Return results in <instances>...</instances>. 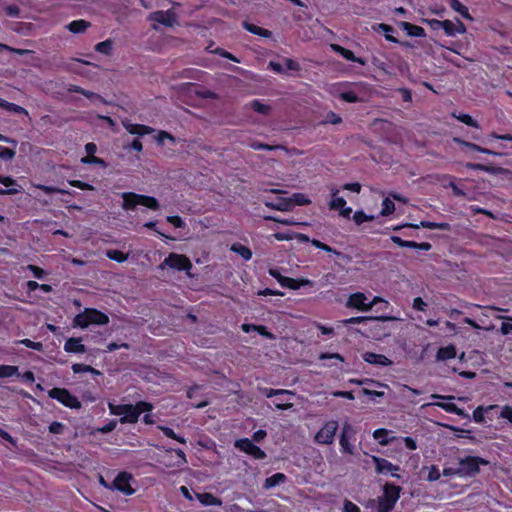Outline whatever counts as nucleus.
Wrapping results in <instances>:
<instances>
[{
  "mask_svg": "<svg viewBox=\"0 0 512 512\" xmlns=\"http://www.w3.org/2000/svg\"><path fill=\"white\" fill-rule=\"evenodd\" d=\"M108 408L111 415L120 416L119 422L121 424H135L142 413L151 412L154 406L148 401H138L134 405L110 402Z\"/></svg>",
  "mask_w": 512,
  "mask_h": 512,
  "instance_id": "1",
  "label": "nucleus"
},
{
  "mask_svg": "<svg viewBox=\"0 0 512 512\" xmlns=\"http://www.w3.org/2000/svg\"><path fill=\"white\" fill-rule=\"evenodd\" d=\"M122 199V208L126 211L134 210L138 205H142L153 211L160 208L159 201L153 196L137 194L135 192H124Z\"/></svg>",
  "mask_w": 512,
  "mask_h": 512,
  "instance_id": "2",
  "label": "nucleus"
},
{
  "mask_svg": "<svg viewBox=\"0 0 512 512\" xmlns=\"http://www.w3.org/2000/svg\"><path fill=\"white\" fill-rule=\"evenodd\" d=\"M109 316L96 308H85V310L77 314L73 319V325L82 329L87 328L91 324L107 325Z\"/></svg>",
  "mask_w": 512,
  "mask_h": 512,
  "instance_id": "3",
  "label": "nucleus"
},
{
  "mask_svg": "<svg viewBox=\"0 0 512 512\" xmlns=\"http://www.w3.org/2000/svg\"><path fill=\"white\" fill-rule=\"evenodd\" d=\"M382 496L378 498L377 512H391L400 498L402 488L391 482L383 485Z\"/></svg>",
  "mask_w": 512,
  "mask_h": 512,
  "instance_id": "4",
  "label": "nucleus"
},
{
  "mask_svg": "<svg viewBox=\"0 0 512 512\" xmlns=\"http://www.w3.org/2000/svg\"><path fill=\"white\" fill-rule=\"evenodd\" d=\"M489 465V461L479 456H466L459 460L460 477H474L480 472V466Z\"/></svg>",
  "mask_w": 512,
  "mask_h": 512,
  "instance_id": "5",
  "label": "nucleus"
},
{
  "mask_svg": "<svg viewBox=\"0 0 512 512\" xmlns=\"http://www.w3.org/2000/svg\"><path fill=\"white\" fill-rule=\"evenodd\" d=\"M48 396L70 409L82 407L79 399L66 388L54 387L48 391Z\"/></svg>",
  "mask_w": 512,
  "mask_h": 512,
  "instance_id": "6",
  "label": "nucleus"
},
{
  "mask_svg": "<svg viewBox=\"0 0 512 512\" xmlns=\"http://www.w3.org/2000/svg\"><path fill=\"white\" fill-rule=\"evenodd\" d=\"M339 424L336 420H329L317 431L314 442L320 445H331L338 431Z\"/></svg>",
  "mask_w": 512,
  "mask_h": 512,
  "instance_id": "7",
  "label": "nucleus"
},
{
  "mask_svg": "<svg viewBox=\"0 0 512 512\" xmlns=\"http://www.w3.org/2000/svg\"><path fill=\"white\" fill-rule=\"evenodd\" d=\"M366 301H367V297L364 293L355 292V293H352L348 297L347 302H346V307L353 308L358 311L367 312V311H370L376 303L381 301V298L378 296H375L371 302L366 303Z\"/></svg>",
  "mask_w": 512,
  "mask_h": 512,
  "instance_id": "8",
  "label": "nucleus"
},
{
  "mask_svg": "<svg viewBox=\"0 0 512 512\" xmlns=\"http://www.w3.org/2000/svg\"><path fill=\"white\" fill-rule=\"evenodd\" d=\"M355 435H356L355 428L348 422H345L342 425L341 433H340V437H339V445H340V450L342 453L354 455L355 447L352 445L351 441L355 440Z\"/></svg>",
  "mask_w": 512,
  "mask_h": 512,
  "instance_id": "9",
  "label": "nucleus"
},
{
  "mask_svg": "<svg viewBox=\"0 0 512 512\" xmlns=\"http://www.w3.org/2000/svg\"><path fill=\"white\" fill-rule=\"evenodd\" d=\"M132 481H133V476L131 473H129L127 471H121L117 474L115 479L111 482L110 487H112V491L116 490L126 496H130L135 493V489L131 485Z\"/></svg>",
  "mask_w": 512,
  "mask_h": 512,
  "instance_id": "10",
  "label": "nucleus"
},
{
  "mask_svg": "<svg viewBox=\"0 0 512 512\" xmlns=\"http://www.w3.org/2000/svg\"><path fill=\"white\" fill-rule=\"evenodd\" d=\"M166 266L177 271H189L192 268V263L184 254L170 253L160 268L164 269Z\"/></svg>",
  "mask_w": 512,
  "mask_h": 512,
  "instance_id": "11",
  "label": "nucleus"
},
{
  "mask_svg": "<svg viewBox=\"0 0 512 512\" xmlns=\"http://www.w3.org/2000/svg\"><path fill=\"white\" fill-rule=\"evenodd\" d=\"M372 461L375 464V472L380 475H390L395 478H400V466L393 464L385 458L372 456Z\"/></svg>",
  "mask_w": 512,
  "mask_h": 512,
  "instance_id": "12",
  "label": "nucleus"
},
{
  "mask_svg": "<svg viewBox=\"0 0 512 512\" xmlns=\"http://www.w3.org/2000/svg\"><path fill=\"white\" fill-rule=\"evenodd\" d=\"M234 446L257 460H263L266 458V453L248 438L236 440Z\"/></svg>",
  "mask_w": 512,
  "mask_h": 512,
  "instance_id": "13",
  "label": "nucleus"
},
{
  "mask_svg": "<svg viewBox=\"0 0 512 512\" xmlns=\"http://www.w3.org/2000/svg\"><path fill=\"white\" fill-rule=\"evenodd\" d=\"M391 241L402 248H413L423 251H429L432 248V245L429 242H415V241H409V240H403L401 237L392 235L390 237Z\"/></svg>",
  "mask_w": 512,
  "mask_h": 512,
  "instance_id": "14",
  "label": "nucleus"
},
{
  "mask_svg": "<svg viewBox=\"0 0 512 512\" xmlns=\"http://www.w3.org/2000/svg\"><path fill=\"white\" fill-rule=\"evenodd\" d=\"M149 20L162 24L166 27H172L175 22V14L171 10L156 11L149 15Z\"/></svg>",
  "mask_w": 512,
  "mask_h": 512,
  "instance_id": "15",
  "label": "nucleus"
},
{
  "mask_svg": "<svg viewBox=\"0 0 512 512\" xmlns=\"http://www.w3.org/2000/svg\"><path fill=\"white\" fill-rule=\"evenodd\" d=\"M123 127L132 135L144 136L154 132V129L144 124H134L128 119L122 121Z\"/></svg>",
  "mask_w": 512,
  "mask_h": 512,
  "instance_id": "16",
  "label": "nucleus"
},
{
  "mask_svg": "<svg viewBox=\"0 0 512 512\" xmlns=\"http://www.w3.org/2000/svg\"><path fill=\"white\" fill-rule=\"evenodd\" d=\"M453 141L458 144L462 149L466 148L469 151H477L483 154L492 155V156H500L501 154L498 152H495L491 149L479 146L475 143L463 140L461 138L455 137L453 138Z\"/></svg>",
  "mask_w": 512,
  "mask_h": 512,
  "instance_id": "17",
  "label": "nucleus"
},
{
  "mask_svg": "<svg viewBox=\"0 0 512 512\" xmlns=\"http://www.w3.org/2000/svg\"><path fill=\"white\" fill-rule=\"evenodd\" d=\"M331 49L348 61L356 62L362 66L366 65L365 59H363L361 57H357L353 51H351L339 44H331Z\"/></svg>",
  "mask_w": 512,
  "mask_h": 512,
  "instance_id": "18",
  "label": "nucleus"
},
{
  "mask_svg": "<svg viewBox=\"0 0 512 512\" xmlns=\"http://www.w3.org/2000/svg\"><path fill=\"white\" fill-rule=\"evenodd\" d=\"M403 227H411V228H427V229H440V230H450V224L447 223V222H441V223H438V222H432V221H427V220H423L421 221L419 224H405L403 225ZM402 228V226H395L393 228V230L397 231V230H400Z\"/></svg>",
  "mask_w": 512,
  "mask_h": 512,
  "instance_id": "19",
  "label": "nucleus"
},
{
  "mask_svg": "<svg viewBox=\"0 0 512 512\" xmlns=\"http://www.w3.org/2000/svg\"><path fill=\"white\" fill-rule=\"evenodd\" d=\"M362 358H363V360L365 362H367L369 364H373V365H378V366H390L393 363L385 355L377 354V353H374V352H365L362 355Z\"/></svg>",
  "mask_w": 512,
  "mask_h": 512,
  "instance_id": "20",
  "label": "nucleus"
},
{
  "mask_svg": "<svg viewBox=\"0 0 512 512\" xmlns=\"http://www.w3.org/2000/svg\"><path fill=\"white\" fill-rule=\"evenodd\" d=\"M270 275L273 276L282 287L296 290L301 286V283L298 279L283 276L278 271L271 270Z\"/></svg>",
  "mask_w": 512,
  "mask_h": 512,
  "instance_id": "21",
  "label": "nucleus"
},
{
  "mask_svg": "<svg viewBox=\"0 0 512 512\" xmlns=\"http://www.w3.org/2000/svg\"><path fill=\"white\" fill-rule=\"evenodd\" d=\"M391 431L386 428H378L373 432V438L378 441L379 445L387 446L394 443L398 438L396 436H390Z\"/></svg>",
  "mask_w": 512,
  "mask_h": 512,
  "instance_id": "22",
  "label": "nucleus"
},
{
  "mask_svg": "<svg viewBox=\"0 0 512 512\" xmlns=\"http://www.w3.org/2000/svg\"><path fill=\"white\" fill-rule=\"evenodd\" d=\"M64 350L67 353L82 354L86 352V347L84 344H82L80 338L71 337L66 340L64 344Z\"/></svg>",
  "mask_w": 512,
  "mask_h": 512,
  "instance_id": "23",
  "label": "nucleus"
},
{
  "mask_svg": "<svg viewBox=\"0 0 512 512\" xmlns=\"http://www.w3.org/2000/svg\"><path fill=\"white\" fill-rule=\"evenodd\" d=\"M264 204L266 207H269L271 209H275L278 211H287L291 208L292 201L287 198L278 197L273 201L266 200Z\"/></svg>",
  "mask_w": 512,
  "mask_h": 512,
  "instance_id": "24",
  "label": "nucleus"
},
{
  "mask_svg": "<svg viewBox=\"0 0 512 512\" xmlns=\"http://www.w3.org/2000/svg\"><path fill=\"white\" fill-rule=\"evenodd\" d=\"M242 26L246 31L250 32L251 34H254V35H257V36H260L263 38H271L272 37V32L270 30L262 28L260 26H257L253 23L244 21L242 23Z\"/></svg>",
  "mask_w": 512,
  "mask_h": 512,
  "instance_id": "25",
  "label": "nucleus"
},
{
  "mask_svg": "<svg viewBox=\"0 0 512 512\" xmlns=\"http://www.w3.org/2000/svg\"><path fill=\"white\" fill-rule=\"evenodd\" d=\"M91 26V23L84 19H78L71 21L66 28L74 34L83 33L85 32L89 27Z\"/></svg>",
  "mask_w": 512,
  "mask_h": 512,
  "instance_id": "26",
  "label": "nucleus"
},
{
  "mask_svg": "<svg viewBox=\"0 0 512 512\" xmlns=\"http://www.w3.org/2000/svg\"><path fill=\"white\" fill-rule=\"evenodd\" d=\"M456 357V347L452 344L440 347L437 351L436 358L441 361L450 360Z\"/></svg>",
  "mask_w": 512,
  "mask_h": 512,
  "instance_id": "27",
  "label": "nucleus"
},
{
  "mask_svg": "<svg viewBox=\"0 0 512 512\" xmlns=\"http://www.w3.org/2000/svg\"><path fill=\"white\" fill-rule=\"evenodd\" d=\"M401 27L407 32L409 36L412 37H423L425 35V30L423 27L409 23V22H401Z\"/></svg>",
  "mask_w": 512,
  "mask_h": 512,
  "instance_id": "28",
  "label": "nucleus"
},
{
  "mask_svg": "<svg viewBox=\"0 0 512 512\" xmlns=\"http://www.w3.org/2000/svg\"><path fill=\"white\" fill-rule=\"evenodd\" d=\"M374 30L377 32H383L385 39L391 43H398V39L392 35L395 32V29L388 24L379 23L377 27H374Z\"/></svg>",
  "mask_w": 512,
  "mask_h": 512,
  "instance_id": "29",
  "label": "nucleus"
},
{
  "mask_svg": "<svg viewBox=\"0 0 512 512\" xmlns=\"http://www.w3.org/2000/svg\"><path fill=\"white\" fill-rule=\"evenodd\" d=\"M230 250L241 256L245 261H249L253 255L251 249L241 243L232 244Z\"/></svg>",
  "mask_w": 512,
  "mask_h": 512,
  "instance_id": "30",
  "label": "nucleus"
},
{
  "mask_svg": "<svg viewBox=\"0 0 512 512\" xmlns=\"http://www.w3.org/2000/svg\"><path fill=\"white\" fill-rule=\"evenodd\" d=\"M339 190L336 188L331 189V196L332 199L329 204V208L331 210H338L342 209L344 206H346V200L343 197L338 196Z\"/></svg>",
  "mask_w": 512,
  "mask_h": 512,
  "instance_id": "31",
  "label": "nucleus"
},
{
  "mask_svg": "<svg viewBox=\"0 0 512 512\" xmlns=\"http://www.w3.org/2000/svg\"><path fill=\"white\" fill-rule=\"evenodd\" d=\"M387 319H388V317H384V316H380V317L356 316V317H351V318L342 320V324L344 326H349L352 324L364 323V322H367L370 320H387Z\"/></svg>",
  "mask_w": 512,
  "mask_h": 512,
  "instance_id": "32",
  "label": "nucleus"
},
{
  "mask_svg": "<svg viewBox=\"0 0 512 512\" xmlns=\"http://www.w3.org/2000/svg\"><path fill=\"white\" fill-rule=\"evenodd\" d=\"M19 376L20 372L18 366L5 364L0 365V379Z\"/></svg>",
  "mask_w": 512,
  "mask_h": 512,
  "instance_id": "33",
  "label": "nucleus"
},
{
  "mask_svg": "<svg viewBox=\"0 0 512 512\" xmlns=\"http://www.w3.org/2000/svg\"><path fill=\"white\" fill-rule=\"evenodd\" d=\"M285 480H286L285 474L280 473V472L275 473L265 479L264 488H266V489L273 488L281 483H284Z\"/></svg>",
  "mask_w": 512,
  "mask_h": 512,
  "instance_id": "34",
  "label": "nucleus"
},
{
  "mask_svg": "<svg viewBox=\"0 0 512 512\" xmlns=\"http://www.w3.org/2000/svg\"><path fill=\"white\" fill-rule=\"evenodd\" d=\"M450 7L459 13L463 18L472 20L468 8L462 4L459 0H450Z\"/></svg>",
  "mask_w": 512,
  "mask_h": 512,
  "instance_id": "35",
  "label": "nucleus"
},
{
  "mask_svg": "<svg viewBox=\"0 0 512 512\" xmlns=\"http://www.w3.org/2000/svg\"><path fill=\"white\" fill-rule=\"evenodd\" d=\"M452 117L457 119L458 121L464 123L467 126L474 127L477 129L479 128V123L469 114H465V113L457 114V113L453 112Z\"/></svg>",
  "mask_w": 512,
  "mask_h": 512,
  "instance_id": "36",
  "label": "nucleus"
},
{
  "mask_svg": "<svg viewBox=\"0 0 512 512\" xmlns=\"http://www.w3.org/2000/svg\"><path fill=\"white\" fill-rule=\"evenodd\" d=\"M95 51L106 56L112 55L113 51V41L111 39H107L105 41L99 42L94 47Z\"/></svg>",
  "mask_w": 512,
  "mask_h": 512,
  "instance_id": "37",
  "label": "nucleus"
},
{
  "mask_svg": "<svg viewBox=\"0 0 512 512\" xmlns=\"http://www.w3.org/2000/svg\"><path fill=\"white\" fill-rule=\"evenodd\" d=\"M198 500L205 506L220 505L221 501L213 494L205 492L197 495Z\"/></svg>",
  "mask_w": 512,
  "mask_h": 512,
  "instance_id": "38",
  "label": "nucleus"
},
{
  "mask_svg": "<svg viewBox=\"0 0 512 512\" xmlns=\"http://www.w3.org/2000/svg\"><path fill=\"white\" fill-rule=\"evenodd\" d=\"M250 108L253 109L255 112L259 113V114H262V115H267L269 114V112L271 111V107L267 104H264L262 103L260 100L258 99H254L250 102L249 104Z\"/></svg>",
  "mask_w": 512,
  "mask_h": 512,
  "instance_id": "39",
  "label": "nucleus"
},
{
  "mask_svg": "<svg viewBox=\"0 0 512 512\" xmlns=\"http://www.w3.org/2000/svg\"><path fill=\"white\" fill-rule=\"evenodd\" d=\"M106 256L118 263H123L128 259V254L118 249H111L106 252Z\"/></svg>",
  "mask_w": 512,
  "mask_h": 512,
  "instance_id": "40",
  "label": "nucleus"
},
{
  "mask_svg": "<svg viewBox=\"0 0 512 512\" xmlns=\"http://www.w3.org/2000/svg\"><path fill=\"white\" fill-rule=\"evenodd\" d=\"M2 108L15 114L28 115V111L24 107L6 100L4 101Z\"/></svg>",
  "mask_w": 512,
  "mask_h": 512,
  "instance_id": "41",
  "label": "nucleus"
},
{
  "mask_svg": "<svg viewBox=\"0 0 512 512\" xmlns=\"http://www.w3.org/2000/svg\"><path fill=\"white\" fill-rule=\"evenodd\" d=\"M71 368L75 374H80V373H84V372H89V373H93V374H97V375L100 374V372L98 370H96L95 368H93L92 366L86 365L83 363H75L72 365Z\"/></svg>",
  "mask_w": 512,
  "mask_h": 512,
  "instance_id": "42",
  "label": "nucleus"
},
{
  "mask_svg": "<svg viewBox=\"0 0 512 512\" xmlns=\"http://www.w3.org/2000/svg\"><path fill=\"white\" fill-rule=\"evenodd\" d=\"M158 428L163 432V434L166 437L176 440L177 442H179L181 444H186V439L184 437L176 434L172 428L167 427V426H158Z\"/></svg>",
  "mask_w": 512,
  "mask_h": 512,
  "instance_id": "43",
  "label": "nucleus"
},
{
  "mask_svg": "<svg viewBox=\"0 0 512 512\" xmlns=\"http://www.w3.org/2000/svg\"><path fill=\"white\" fill-rule=\"evenodd\" d=\"M263 394L267 397V398H272L274 396H287V395H293V392L289 391V390H284V389H272V388H265L263 390Z\"/></svg>",
  "mask_w": 512,
  "mask_h": 512,
  "instance_id": "44",
  "label": "nucleus"
},
{
  "mask_svg": "<svg viewBox=\"0 0 512 512\" xmlns=\"http://www.w3.org/2000/svg\"><path fill=\"white\" fill-rule=\"evenodd\" d=\"M374 219V216L367 215L364 211L359 210L356 211L353 215V220L357 225H361L365 222L372 221Z\"/></svg>",
  "mask_w": 512,
  "mask_h": 512,
  "instance_id": "45",
  "label": "nucleus"
},
{
  "mask_svg": "<svg viewBox=\"0 0 512 512\" xmlns=\"http://www.w3.org/2000/svg\"><path fill=\"white\" fill-rule=\"evenodd\" d=\"M340 99L347 103H357L360 101L359 96L354 91H344L339 95Z\"/></svg>",
  "mask_w": 512,
  "mask_h": 512,
  "instance_id": "46",
  "label": "nucleus"
},
{
  "mask_svg": "<svg viewBox=\"0 0 512 512\" xmlns=\"http://www.w3.org/2000/svg\"><path fill=\"white\" fill-rule=\"evenodd\" d=\"M394 211H395L394 202L391 201L389 198L384 199L383 203H382L381 215L388 216V215H391Z\"/></svg>",
  "mask_w": 512,
  "mask_h": 512,
  "instance_id": "47",
  "label": "nucleus"
},
{
  "mask_svg": "<svg viewBox=\"0 0 512 512\" xmlns=\"http://www.w3.org/2000/svg\"><path fill=\"white\" fill-rule=\"evenodd\" d=\"M212 53L222 57V58H225V59H228L230 61H233V62H236V63H239V59L233 55L232 53L226 51L225 49L223 48H220V47H217L215 50L212 51Z\"/></svg>",
  "mask_w": 512,
  "mask_h": 512,
  "instance_id": "48",
  "label": "nucleus"
},
{
  "mask_svg": "<svg viewBox=\"0 0 512 512\" xmlns=\"http://www.w3.org/2000/svg\"><path fill=\"white\" fill-rule=\"evenodd\" d=\"M19 344H21L27 348L33 349L35 351H42V349H43V344L41 342L32 341L28 338L20 340Z\"/></svg>",
  "mask_w": 512,
  "mask_h": 512,
  "instance_id": "49",
  "label": "nucleus"
},
{
  "mask_svg": "<svg viewBox=\"0 0 512 512\" xmlns=\"http://www.w3.org/2000/svg\"><path fill=\"white\" fill-rule=\"evenodd\" d=\"M254 332H257L259 335L265 337L266 339H269V340H275L276 339V336L270 332L266 326L264 325H255V329H254Z\"/></svg>",
  "mask_w": 512,
  "mask_h": 512,
  "instance_id": "50",
  "label": "nucleus"
},
{
  "mask_svg": "<svg viewBox=\"0 0 512 512\" xmlns=\"http://www.w3.org/2000/svg\"><path fill=\"white\" fill-rule=\"evenodd\" d=\"M0 183L3 184L5 187H7L6 189H8V188H18L19 189V187H20L17 184V181L15 179H13L11 176H5L1 173H0Z\"/></svg>",
  "mask_w": 512,
  "mask_h": 512,
  "instance_id": "51",
  "label": "nucleus"
},
{
  "mask_svg": "<svg viewBox=\"0 0 512 512\" xmlns=\"http://www.w3.org/2000/svg\"><path fill=\"white\" fill-rule=\"evenodd\" d=\"M69 184L72 186V187H75V188H78L80 190H84V191H92L94 190V186L87 183V182H84V181H81V180H72V181H69Z\"/></svg>",
  "mask_w": 512,
  "mask_h": 512,
  "instance_id": "52",
  "label": "nucleus"
},
{
  "mask_svg": "<svg viewBox=\"0 0 512 512\" xmlns=\"http://www.w3.org/2000/svg\"><path fill=\"white\" fill-rule=\"evenodd\" d=\"M250 147L254 150L272 151V150L279 148L280 146H274V145H269V144L262 143L259 141H253L252 143H250Z\"/></svg>",
  "mask_w": 512,
  "mask_h": 512,
  "instance_id": "53",
  "label": "nucleus"
},
{
  "mask_svg": "<svg viewBox=\"0 0 512 512\" xmlns=\"http://www.w3.org/2000/svg\"><path fill=\"white\" fill-rule=\"evenodd\" d=\"M444 30V33L447 35V36H451V37H454L456 36V28H455V23L451 20H444V24H443V28Z\"/></svg>",
  "mask_w": 512,
  "mask_h": 512,
  "instance_id": "54",
  "label": "nucleus"
},
{
  "mask_svg": "<svg viewBox=\"0 0 512 512\" xmlns=\"http://www.w3.org/2000/svg\"><path fill=\"white\" fill-rule=\"evenodd\" d=\"M465 167L467 169L475 170V171H484V172L492 171V167L484 165V164H480V163L468 162V163H466Z\"/></svg>",
  "mask_w": 512,
  "mask_h": 512,
  "instance_id": "55",
  "label": "nucleus"
},
{
  "mask_svg": "<svg viewBox=\"0 0 512 512\" xmlns=\"http://www.w3.org/2000/svg\"><path fill=\"white\" fill-rule=\"evenodd\" d=\"M27 269L37 279H42L45 276V274H46L45 270L42 269L41 267L37 266V265L29 264L27 266Z\"/></svg>",
  "mask_w": 512,
  "mask_h": 512,
  "instance_id": "56",
  "label": "nucleus"
},
{
  "mask_svg": "<svg viewBox=\"0 0 512 512\" xmlns=\"http://www.w3.org/2000/svg\"><path fill=\"white\" fill-rule=\"evenodd\" d=\"M441 473L439 471V468L436 465H431L428 475H427V481L434 482L440 479Z\"/></svg>",
  "mask_w": 512,
  "mask_h": 512,
  "instance_id": "57",
  "label": "nucleus"
},
{
  "mask_svg": "<svg viewBox=\"0 0 512 512\" xmlns=\"http://www.w3.org/2000/svg\"><path fill=\"white\" fill-rule=\"evenodd\" d=\"M334 359L338 362H344V357L339 353H328V352H322L319 355V360H330Z\"/></svg>",
  "mask_w": 512,
  "mask_h": 512,
  "instance_id": "58",
  "label": "nucleus"
},
{
  "mask_svg": "<svg viewBox=\"0 0 512 512\" xmlns=\"http://www.w3.org/2000/svg\"><path fill=\"white\" fill-rule=\"evenodd\" d=\"M117 423H118V421L115 419L110 420L107 424L103 425L102 427H99L97 429V432L102 433V434L110 433L111 431H113L116 428Z\"/></svg>",
  "mask_w": 512,
  "mask_h": 512,
  "instance_id": "59",
  "label": "nucleus"
},
{
  "mask_svg": "<svg viewBox=\"0 0 512 512\" xmlns=\"http://www.w3.org/2000/svg\"><path fill=\"white\" fill-rule=\"evenodd\" d=\"M485 409L483 407H477L474 409L472 413L473 420L476 423H483L485 422V416H484Z\"/></svg>",
  "mask_w": 512,
  "mask_h": 512,
  "instance_id": "60",
  "label": "nucleus"
},
{
  "mask_svg": "<svg viewBox=\"0 0 512 512\" xmlns=\"http://www.w3.org/2000/svg\"><path fill=\"white\" fill-rule=\"evenodd\" d=\"M167 222L172 224L175 228H183L185 223L183 219L178 215L168 216L166 218Z\"/></svg>",
  "mask_w": 512,
  "mask_h": 512,
  "instance_id": "61",
  "label": "nucleus"
},
{
  "mask_svg": "<svg viewBox=\"0 0 512 512\" xmlns=\"http://www.w3.org/2000/svg\"><path fill=\"white\" fill-rule=\"evenodd\" d=\"M15 155V152L4 146H0V159L2 160H11Z\"/></svg>",
  "mask_w": 512,
  "mask_h": 512,
  "instance_id": "62",
  "label": "nucleus"
},
{
  "mask_svg": "<svg viewBox=\"0 0 512 512\" xmlns=\"http://www.w3.org/2000/svg\"><path fill=\"white\" fill-rule=\"evenodd\" d=\"M500 418L506 419L512 423V407L509 405L503 406L500 412Z\"/></svg>",
  "mask_w": 512,
  "mask_h": 512,
  "instance_id": "63",
  "label": "nucleus"
},
{
  "mask_svg": "<svg viewBox=\"0 0 512 512\" xmlns=\"http://www.w3.org/2000/svg\"><path fill=\"white\" fill-rule=\"evenodd\" d=\"M344 512H361L360 508L350 500H345L343 504Z\"/></svg>",
  "mask_w": 512,
  "mask_h": 512,
  "instance_id": "64",
  "label": "nucleus"
}]
</instances>
